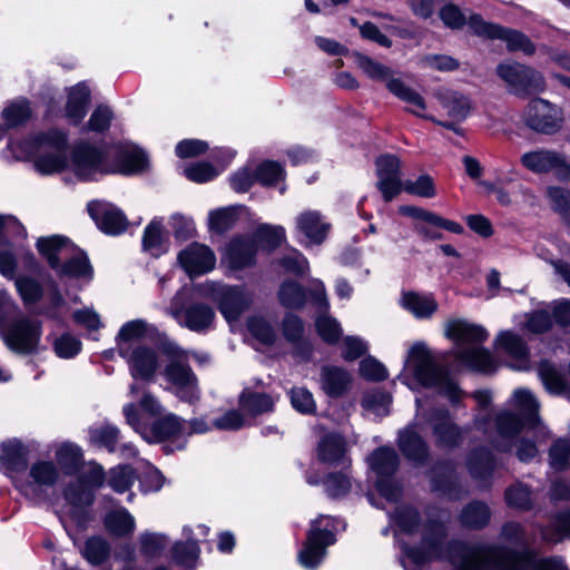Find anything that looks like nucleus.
Returning a JSON list of instances; mask_svg holds the SVG:
<instances>
[{"mask_svg": "<svg viewBox=\"0 0 570 570\" xmlns=\"http://www.w3.org/2000/svg\"><path fill=\"white\" fill-rule=\"evenodd\" d=\"M109 553V543L101 537H91L87 539L81 550L82 557L92 566L101 564L107 560Z\"/></svg>", "mask_w": 570, "mask_h": 570, "instance_id": "45", "label": "nucleus"}, {"mask_svg": "<svg viewBox=\"0 0 570 570\" xmlns=\"http://www.w3.org/2000/svg\"><path fill=\"white\" fill-rule=\"evenodd\" d=\"M89 212L92 218L97 222L98 227L107 234L116 235L126 229V217L118 209H106L100 217L94 213L91 206H89Z\"/></svg>", "mask_w": 570, "mask_h": 570, "instance_id": "42", "label": "nucleus"}, {"mask_svg": "<svg viewBox=\"0 0 570 570\" xmlns=\"http://www.w3.org/2000/svg\"><path fill=\"white\" fill-rule=\"evenodd\" d=\"M493 38L503 39L510 50H521L527 55H532L534 52L533 43L519 31L503 29L498 26Z\"/></svg>", "mask_w": 570, "mask_h": 570, "instance_id": "46", "label": "nucleus"}, {"mask_svg": "<svg viewBox=\"0 0 570 570\" xmlns=\"http://www.w3.org/2000/svg\"><path fill=\"white\" fill-rule=\"evenodd\" d=\"M291 402L295 410L304 414L313 413L316 409L313 394L305 387L292 389Z\"/></svg>", "mask_w": 570, "mask_h": 570, "instance_id": "55", "label": "nucleus"}, {"mask_svg": "<svg viewBox=\"0 0 570 570\" xmlns=\"http://www.w3.org/2000/svg\"><path fill=\"white\" fill-rule=\"evenodd\" d=\"M35 159L33 166L41 175H53L67 169L68 140L65 132L49 130L33 139Z\"/></svg>", "mask_w": 570, "mask_h": 570, "instance_id": "6", "label": "nucleus"}, {"mask_svg": "<svg viewBox=\"0 0 570 570\" xmlns=\"http://www.w3.org/2000/svg\"><path fill=\"white\" fill-rule=\"evenodd\" d=\"M394 519L401 531L421 534L420 546L405 551V570L441 558L450 559L455 570H567L560 557L535 559L531 553L520 554L498 546L446 544L444 523L429 521L421 525L416 510L411 507L397 508Z\"/></svg>", "mask_w": 570, "mask_h": 570, "instance_id": "1", "label": "nucleus"}, {"mask_svg": "<svg viewBox=\"0 0 570 570\" xmlns=\"http://www.w3.org/2000/svg\"><path fill=\"white\" fill-rule=\"evenodd\" d=\"M466 465L473 479L484 481L494 471L495 462L489 450L480 448L469 454Z\"/></svg>", "mask_w": 570, "mask_h": 570, "instance_id": "32", "label": "nucleus"}, {"mask_svg": "<svg viewBox=\"0 0 570 570\" xmlns=\"http://www.w3.org/2000/svg\"><path fill=\"white\" fill-rule=\"evenodd\" d=\"M119 355L127 362L135 380L151 381L159 366L157 353L146 345L129 351L127 348Z\"/></svg>", "mask_w": 570, "mask_h": 570, "instance_id": "20", "label": "nucleus"}, {"mask_svg": "<svg viewBox=\"0 0 570 570\" xmlns=\"http://www.w3.org/2000/svg\"><path fill=\"white\" fill-rule=\"evenodd\" d=\"M277 296L281 305L291 309H301L306 303L305 289L294 281L283 282Z\"/></svg>", "mask_w": 570, "mask_h": 570, "instance_id": "39", "label": "nucleus"}, {"mask_svg": "<svg viewBox=\"0 0 570 570\" xmlns=\"http://www.w3.org/2000/svg\"><path fill=\"white\" fill-rule=\"evenodd\" d=\"M360 375L368 381H382L387 377V371L377 360L366 357L360 363Z\"/></svg>", "mask_w": 570, "mask_h": 570, "instance_id": "63", "label": "nucleus"}, {"mask_svg": "<svg viewBox=\"0 0 570 570\" xmlns=\"http://www.w3.org/2000/svg\"><path fill=\"white\" fill-rule=\"evenodd\" d=\"M362 403L365 409L382 415L387 413L391 396L384 391L374 390L364 395Z\"/></svg>", "mask_w": 570, "mask_h": 570, "instance_id": "56", "label": "nucleus"}, {"mask_svg": "<svg viewBox=\"0 0 570 570\" xmlns=\"http://www.w3.org/2000/svg\"><path fill=\"white\" fill-rule=\"evenodd\" d=\"M150 325L142 320H134L125 323L117 335L118 353H124L125 350H132L142 346L140 341L148 334Z\"/></svg>", "mask_w": 570, "mask_h": 570, "instance_id": "27", "label": "nucleus"}, {"mask_svg": "<svg viewBox=\"0 0 570 570\" xmlns=\"http://www.w3.org/2000/svg\"><path fill=\"white\" fill-rule=\"evenodd\" d=\"M542 540L549 543H558L570 539V509L556 514L551 527L541 529Z\"/></svg>", "mask_w": 570, "mask_h": 570, "instance_id": "36", "label": "nucleus"}, {"mask_svg": "<svg viewBox=\"0 0 570 570\" xmlns=\"http://www.w3.org/2000/svg\"><path fill=\"white\" fill-rule=\"evenodd\" d=\"M404 371L410 373L421 385L436 389L441 394L448 396L451 403L455 404L460 401L462 391L442 367L434 364L424 344L415 343L411 346Z\"/></svg>", "mask_w": 570, "mask_h": 570, "instance_id": "3", "label": "nucleus"}, {"mask_svg": "<svg viewBox=\"0 0 570 570\" xmlns=\"http://www.w3.org/2000/svg\"><path fill=\"white\" fill-rule=\"evenodd\" d=\"M165 242V234L160 223L153 220L144 232L142 246L153 255L158 256L165 249L163 248Z\"/></svg>", "mask_w": 570, "mask_h": 570, "instance_id": "47", "label": "nucleus"}, {"mask_svg": "<svg viewBox=\"0 0 570 570\" xmlns=\"http://www.w3.org/2000/svg\"><path fill=\"white\" fill-rule=\"evenodd\" d=\"M499 347H501L511 357L519 361H525L528 356V347L521 336L511 332H501L495 340Z\"/></svg>", "mask_w": 570, "mask_h": 570, "instance_id": "43", "label": "nucleus"}, {"mask_svg": "<svg viewBox=\"0 0 570 570\" xmlns=\"http://www.w3.org/2000/svg\"><path fill=\"white\" fill-rule=\"evenodd\" d=\"M504 500L508 507L520 511H529L533 507L532 491L521 482H515L507 488Z\"/></svg>", "mask_w": 570, "mask_h": 570, "instance_id": "38", "label": "nucleus"}, {"mask_svg": "<svg viewBox=\"0 0 570 570\" xmlns=\"http://www.w3.org/2000/svg\"><path fill=\"white\" fill-rule=\"evenodd\" d=\"M352 383L351 374L343 367L325 365L321 368L320 385L330 397H340L347 392Z\"/></svg>", "mask_w": 570, "mask_h": 570, "instance_id": "23", "label": "nucleus"}, {"mask_svg": "<svg viewBox=\"0 0 570 570\" xmlns=\"http://www.w3.org/2000/svg\"><path fill=\"white\" fill-rule=\"evenodd\" d=\"M331 227V223L318 210L306 209L295 217L296 230L305 236L311 244L321 245L324 243Z\"/></svg>", "mask_w": 570, "mask_h": 570, "instance_id": "22", "label": "nucleus"}, {"mask_svg": "<svg viewBox=\"0 0 570 570\" xmlns=\"http://www.w3.org/2000/svg\"><path fill=\"white\" fill-rule=\"evenodd\" d=\"M29 474L32 481L38 485L50 487L58 480L56 465L48 461H39L32 464Z\"/></svg>", "mask_w": 570, "mask_h": 570, "instance_id": "48", "label": "nucleus"}, {"mask_svg": "<svg viewBox=\"0 0 570 570\" xmlns=\"http://www.w3.org/2000/svg\"><path fill=\"white\" fill-rule=\"evenodd\" d=\"M119 431L112 425H101L90 430V441L97 445L115 451L118 442Z\"/></svg>", "mask_w": 570, "mask_h": 570, "instance_id": "50", "label": "nucleus"}, {"mask_svg": "<svg viewBox=\"0 0 570 570\" xmlns=\"http://www.w3.org/2000/svg\"><path fill=\"white\" fill-rule=\"evenodd\" d=\"M136 480L134 470L128 465L117 466L110 470L108 483L118 493L128 491Z\"/></svg>", "mask_w": 570, "mask_h": 570, "instance_id": "49", "label": "nucleus"}, {"mask_svg": "<svg viewBox=\"0 0 570 570\" xmlns=\"http://www.w3.org/2000/svg\"><path fill=\"white\" fill-rule=\"evenodd\" d=\"M124 414L127 423L150 443L176 436L186 430L185 421L171 413L155 421L150 426H145L139 422V415L134 404L125 405Z\"/></svg>", "mask_w": 570, "mask_h": 570, "instance_id": "11", "label": "nucleus"}, {"mask_svg": "<svg viewBox=\"0 0 570 570\" xmlns=\"http://www.w3.org/2000/svg\"><path fill=\"white\" fill-rule=\"evenodd\" d=\"M183 295L184 289H180L171 299L169 307L170 314L180 325L186 326L193 332H204L208 330L215 320L214 309L209 305L195 303L183 312Z\"/></svg>", "mask_w": 570, "mask_h": 570, "instance_id": "15", "label": "nucleus"}, {"mask_svg": "<svg viewBox=\"0 0 570 570\" xmlns=\"http://www.w3.org/2000/svg\"><path fill=\"white\" fill-rule=\"evenodd\" d=\"M279 264L287 273L295 275H304L309 268V264L306 257L296 249H293L287 255H285L279 261Z\"/></svg>", "mask_w": 570, "mask_h": 570, "instance_id": "58", "label": "nucleus"}, {"mask_svg": "<svg viewBox=\"0 0 570 570\" xmlns=\"http://www.w3.org/2000/svg\"><path fill=\"white\" fill-rule=\"evenodd\" d=\"M178 261L189 276H198L214 268L216 257L208 246L194 243L179 253Z\"/></svg>", "mask_w": 570, "mask_h": 570, "instance_id": "21", "label": "nucleus"}, {"mask_svg": "<svg viewBox=\"0 0 570 570\" xmlns=\"http://www.w3.org/2000/svg\"><path fill=\"white\" fill-rule=\"evenodd\" d=\"M438 99L448 116L455 121H463L472 110L471 100L458 91L440 92Z\"/></svg>", "mask_w": 570, "mask_h": 570, "instance_id": "29", "label": "nucleus"}, {"mask_svg": "<svg viewBox=\"0 0 570 570\" xmlns=\"http://www.w3.org/2000/svg\"><path fill=\"white\" fill-rule=\"evenodd\" d=\"M551 326L552 320L547 309H538L527 315L525 328L532 333L547 332Z\"/></svg>", "mask_w": 570, "mask_h": 570, "instance_id": "61", "label": "nucleus"}, {"mask_svg": "<svg viewBox=\"0 0 570 570\" xmlns=\"http://www.w3.org/2000/svg\"><path fill=\"white\" fill-rule=\"evenodd\" d=\"M561 120L560 110L544 99H534L528 106L525 122L538 132H556L560 128Z\"/></svg>", "mask_w": 570, "mask_h": 570, "instance_id": "19", "label": "nucleus"}, {"mask_svg": "<svg viewBox=\"0 0 570 570\" xmlns=\"http://www.w3.org/2000/svg\"><path fill=\"white\" fill-rule=\"evenodd\" d=\"M399 445L403 454L415 462H423L428 456L424 441L412 428L400 433Z\"/></svg>", "mask_w": 570, "mask_h": 570, "instance_id": "34", "label": "nucleus"}, {"mask_svg": "<svg viewBox=\"0 0 570 570\" xmlns=\"http://www.w3.org/2000/svg\"><path fill=\"white\" fill-rule=\"evenodd\" d=\"M184 534L187 539L186 542H177L174 544L171 553L173 559L183 566H189L199 556V547L195 540L191 539V529L185 527Z\"/></svg>", "mask_w": 570, "mask_h": 570, "instance_id": "44", "label": "nucleus"}, {"mask_svg": "<svg viewBox=\"0 0 570 570\" xmlns=\"http://www.w3.org/2000/svg\"><path fill=\"white\" fill-rule=\"evenodd\" d=\"M371 470L376 474V488L387 500H396L400 487L391 479L399 466L396 452L390 448L375 450L367 459Z\"/></svg>", "mask_w": 570, "mask_h": 570, "instance_id": "13", "label": "nucleus"}, {"mask_svg": "<svg viewBox=\"0 0 570 570\" xmlns=\"http://www.w3.org/2000/svg\"><path fill=\"white\" fill-rule=\"evenodd\" d=\"M445 334L455 343L454 356L464 366L484 373L494 368L491 354L481 347V343L489 336L484 327L464 320H454L446 323Z\"/></svg>", "mask_w": 570, "mask_h": 570, "instance_id": "2", "label": "nucleus"}, {"mask_svg": "<svg viewBox=\"0 0 570 570\" xmlns=\"http://www.w3.org/2000/svg\"><path fill=\"white\" fill-rule=\"evenodd\" d=\"M167 365L164 368L166 380L174 386L175 395L187 403H195L200 397L198 380L188 365L189 353L178 346L166 350Z\"/></svg>", "mask_w": 570, "mask_h": 570, "instance_id": "5", "label": "nucleus"}, {"mask_svg": "<svg viewBox=\"0 0 570 570\" xmlns=\"http://www.w3.org/2000/svg\"><path fill=\"white\" fill-rule=\"evenodd\" d=\"M400 305L415 318H430L438 309V303L432 295L416 292H403Z\"/></svg>", "mask_w": 570, "mask_h": 570, "instance_id": "26", "label": "nucleus"}, {"mask_svg": "<svg viewBox=\"0 0 570 570\" xmlns=\"http://www.w3.org/2000/svg\"><path fill=\"white\" fill-rule=\"evenodd\" d=\"M41 336V325L27 317L12 322L2 332L6 345L16 353L29 354L37 351Z\"/></svg>", "mask_w": 570, "mask_h": 570, "instance_id": "14", "label": "nucleus"}, {"mask_svg": "<svg viewBox=\"0 0 570 570\" xmlns=\"http://www.w3.org/2000/svg\"><path fill=\"white\" fill-rule=\"evenodd\" d=\"M100 465H89L65 491L66 500L73 507L89 505L94 501V491L104 483Z\"/></svg>", "mask_w": 570, "mask_h": 570, "instance_id": "18", "label": "nucleus"}, {"mask_svg": "<svg viewBox=\"0 0 570 570\" xmlns=\"http://www.w3.org/2000/svg\"><path fill=\"white\" fill-rule=\"evenodd\" d=\"M551 465L554 469H564L570 463V442L558 440L550 449Z\"/></svg>", "mask_w": 570, "mask_h": 570, "instance_id": "64", "label": "nucleus"}, {"mask_svg": "<svg viewBox=\"0 0 570 570\" xmlns=\"http://www.w3.org/2000/svg\"><path fill=\"white\" fill-rule=\"evenodd\" d=\"M239 405L250 415H259L273 409V399L264 393L245 390L239 396Z\"/></svg>", "mask_w": 570, "mask_h": 570, "instance_id": "41", "label": "nucleus"}, {"mask_svg": "<svg viewBox=\"0 0 570 570\" xmlns=\"http://www.w3.org/2000/svg\"><path fill=\"white\" fill-rule=\"evenodd\" d=\"M547 197L552 208L560 214H567L570 210V190L560 186H549Z\"/></svg>", "mask_w": 570, "mask_h": 570, "instance_id": "59", "label": "nucleus"}, {"mask_svg": "<svg viewBox=\"0 0 570 570\" xmlns=\"http://www.w3.org/2000/svg\"><path fill=\"white\" fill-rule=\"evenodd\" d=\"M56 458L61 468L67 472L75 470L80 460V450L73 444H62L56 452Z\"/></svg>", "mask_w": 570, "mask_h": 570, "instance_id": "60", "label": "nucleus"}, {"mask_svg": "<svg viewBox=\"0 0 570 570\" xmlns=\"http://www.w3.org/2000/svg\"><path fill=\"white\" fill-rule=\"evenodd\" d=\"M248 330L250 334L261 343L271 345L275 341V331L262 317H252L248 320Z\"/></svg>", "mask_w": 570, "mask_h": 570, "instance_id": "54", "label": "nucleus"}, {"mask_svg": "<svg viewBox=\"0 0 570 570\" xmlns=\"http://www.w3.org/2000/svg\"><path fill=\"white\" fill-rule=\"evenodd\" d=\"M236 222L234 208H220L209 214V226L217 233L229 229Z\"/></svg>", "mask_w": 570, "mask_h": 570, "instance_id": "57", "label": "nucleus"}, {"mask_svg": "<svg viewBox=\"0 0 570 570\" xmlns=\"http://www.w3.org/2000/svg\"><path fill=\"white\" fill-rule=\"evenodd\" d=\"M90 99L89 88L80 82L68 90L66 116L72 124H79L86 115V107Z\"/></svg>", "mask_w": 570, "mask_h": 570, "instance_id": "30", "label": "nucleus"}, {"mask_svg": "<svg viewBox=\"0 0 570 570\" xmlns=\"http://www.w3.org/2000/svg\"><path fill=\"white\" fill-rule=\"evenodd\" d=\"M459 519L463 527L479 530L489 524L491 519V510L485 502L471 501L464 505Z\"/></svg>", "mask_w": 570, "mask_h": 570, "instance_id": "31", "label": "nucleus"}, {"mask_svg": "<svg viewBox=\"0 0 570 570\" xmlns=\"http://www.w3.org/2000/svg\"><path fill=\"white\" fill-rule=\"evenodd\" d=\"M39 252L46 256L49 265L65 275L86 277L91 274V267L88 258L83 254H79L73 258L60 265L59 255L68 254L70 246L66 238L61 236H49L39 238L37 242Z\"/></svg>", "mask_w": 570, "mask_h": 570, "instance_id": "8", "label": "nucleus"}, {"mask_svg": "<svg viewBox=\"0 0 570 570\" xmlns=\"http://www.w3.org/2000/svg\"><path fill=\"white\" fill-rule=\"evenodd\" d=\"M353 57L356 66L368 78L376 81H385L387 89L409 106L426 109L424 98L402 80L393 78L392 70L389 67L360 52H355Z\"/></svg>", "mask_w": 570, "mask_h": 570, "instance_id": "7", "label": "nucleus"}, {"mask_svg": "<svg viewBox=\"0 0 570 570\" xmlns=\"http://www.w3.org/2000/svg\"><path fill=\"white\" fill-rule=\"evenodd\" d=\"M255 253L256 246L253 240L237 238L229 243L225 258L232 268L242 269L253 264Z\"/></svg>", "mask_w": 570, "mask_h": 570, "instance_id": "28", "label": "nucleus"}, {"mask_svg": "<svg viewBox=\"0 0 570 570\" xmlns=\"http://www.w3.org/2000/svg\"><path fill=\"white\" fill-rule=\"evenodd\" d=\"M346 452V443L338 434L325 435L318 444V456L324 462H338Z\"/></svg>", "mask_w": 570, "mask_h": 570, "instance_id": "40", "label": "nucleus"}, {"mask_svg": "<svg viewBox=\"0 0 570 570\" xmlns=\"http://www.w3.org/2000/svg\"><path fill=\"white\" fill-rule=\"evenodd\" d=\"M539 375L550 393L559 394L566 387V381L554 366L542 363L539 367Z\"/></svg>", "mask_w": 570, "mask_h": 570, "instance_id": "51", "label": "nucleus"}, {"mask_svg": "<svg viewBox=\"0 0 570 570\" xmlns=\"http://www.w3.org/2000/svg\"><path fill=\"white\" fill-rule=\"evenodd\" d=\"M497 75L505 82L511 94L520 97L541 92L546 88L543 75L521 63H500L497 67Z\"/></svg>", "mask_w": 570, "mask_h": 570, "instance_id": "9", "label": "nucleus"}, {"mask_svg": "<svg viewBox=\"0 0 570 570\" xmlns=\"http://www.w3.org/2000/svg\"><path fill=\"white\" fill-rule=\"evenodd\" d=\"M32 115L31 107L28 100L19 98L9 102L2 110L1 117L4 129L16 128L27 122Z\"/></svg>", "mask_w": 570, "mask_h": 570, "instance_id": "33", "label": "nucleus"}, {"mask_svg": "<svg viewBox=\"0 0 570 570\" xmlns=\"http://www.w3.org/2000/svg\"><path fill=\"white\" fill-rule=\"evenodd\" d=\"M146 161L147 159L142 150L135 146H125L118 151V164L115 171L126 175L134 174L142 170Z\"/></svg>", "mask_w": 570, "mask_h": 570, "instance_id": "35", "label": "nucleus"}, {"mask_svg": "<svg viewBox=\"0 0 570 570\" xmlns=\"http://www.w3.org/2000/svg\"><path fill=\"white\" fill-rule=\"evenodd\" d=\"M219 309L228 322L235 321L250 303V295L240 287H219Z\"/></svg>", "mask_w": 570, "mask_h": 570, "instance_id": "24", "label": "nucleus"}, {"mask_svg": "<svg viewBox=\"0 0 570 570\" xmlns=\"http://www.w3.org/2000/svg\"><path fill=\"white\" fill-rule=\"evenodd\" d=\"M104 159L105 155L99 148L79 144L72 150L67 169H70L81 180L95 179L98 175L109 171Z\"/></svg>", "mask_w": 570, "mask_h": 570, "instance_id": "16", "label": "nucleus"}, {"mask_svg": "<svg viewBox=\"0 0 570 570\" xmlns=\"http://www.w3.org/2000/svg\"><path fill=\"white\" fill-rule=\"evenodd\" d=\"M403 190L425 198L435 196V186L433 179L429 175H422L416 180H405Z\"/></svg>", "mask_w": 570, "mask_h": 570, "instance_id": "53", "label": "nucleus"}, {"mask_svg": "<svg viewBox=\"0 0 570 570\" xmlns=\"http://www.w3.org/2000/svg\"><path fill=\"white\" fill-rule=\"evenodd\" d=\"M433 426V434L438 445L442 448L455 446L461 438L460 429L451 421L445 411H434L430 419Z\"/></svg>", "mask_w": 570, "mask_h": 570, "instance_id": "25", "label": "nucleus"}, {"mask_svg": "<svg viewBox=\"0 0 570 570\" xmlns=\"http://www.w3.org/2000/svg\"><path fill=\"white\" fill-rule=\"evenodd\" d=\"M330 521L328 517H320L313 521L305 546L298 553V561L304 568L315 569L324 559L326 548L334 543Z\"/></svg>", "mask_w": 570, "mask_h": 570, "instance_id": "12", "label": "nucleus"}, {"mask_svg": "<svg viewBox=\"0 0 570 570\" xmlns=\"http://www.w3.org/2000/svg\"><path fill=\"white\" fill-rule=\"evenodd\" d=\"M521 165L535 175L552 173L562 183L570 184V163L564 154L548 148H535L520 157Z\"/></svg>", "mask_w": 570, "mask_h": 570, "instance_id": "10", "label": "nucleus"}, {"mask_svg": "<svg viewBox=\"0 0 570 570\" xmlns=\"http://www.w3.org/2000/svg\"><path fill=\"white\" fill-rule=\"evenodd\" d=\"M316 328L320 336L327 343H336L342 335L340 323L328 316L323 315L316 320Z\"/></svg>", "mask_w": 570, "mask_h": 570, "instance_id": "52", "label": "nucleus"}, {"mask_svg": "<svg viewBox=\"0 0 570 570\" xmlns=\"http://www.w3.org/2000/svg\"><path fill=\"white\" fill-rule=\"evenodd\" d=\"M139 541L142 553L147 556H156L168 544L167 537L160 533H144Z\"/></svg>", "mask_w": 570, "mask_h": 570, "instance_id": "62", "label": "nucleus"}, {"mask_svg": "<svg viewBox=\"0 0 570 570\" xmlns=\"http://www.w3.org/2000/svg\"><path fill=\"white\" fill-rule=\"evenodd\" d=\"M513 404L523 415V420L510 411H501L495 419L499 440L495 448L499 451H510L512 440L522 430L524 424L535 425L539 422V403L527 389H518L513 393Z\"/></svg>", "mask_w": 570, "mask_h": 570, "instance_id": "4", "label": "nucleus"}, {"mask_svg": "<svg viewBox=\"0 0 570 570\" xmlns=\"http://www.w3.org/2000/svg\"><path fill=\"white\" fill-rule=\"evenodd\" d=\"M105 525L112 534L125 537L134 532L135 519L126 509L121 508L106 514Z\"/></svg>", "mask_w": 570, "mask_h": 570, "instance_id": "37", "label": "nucleus"}, {"mask_svg": "<svg viewBox=\"0 0 570 570\" xmlns=\"http://www.w3.org/2000/svg\"><path fill=\"white\" fill-rule=\"evenodd\" d=\"M376 188L385 202H391L404 187L401 171V160L392 154L381 155L375 160Z\"/></svg>", "mask_w": 570, "mask_h": 570, "instance_id": "17", "label": "nucleus"}]
</instances>
